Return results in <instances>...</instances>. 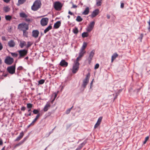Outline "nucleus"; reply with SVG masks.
Masks as SVG:
<instances>
[{
  "label": "nucleus",
  "instance_id": "54",
  "mask_svg": "<svg viewBox=\"0 0 150 150\" xmlns=\"http://www.w3.org/2000/svg\"><path fill=\"white\" fill-rule=\"evenodd\" d=\"M23 68L21 66H20L18 67L17 70H18L21 71L23 70Z\"/></svg>",
  "mask_w": 150,
  "mask_h": 150
},
{
  "label": "nucleus",
  "instance_id": "9",
  "mask_svg": "<svg viewBox=\"0 0 150 150\" xmlns=\"http://www.w3.org/2000/svg\"><path fill=\"white\" fill-rule=\"evenodd\" d=\"M122 137L121 134L119 132L116 131L113 134V141L116 142L118 139H120Z\"/></svg>",
  "mask_w": 150,
  "mask_h": 150
},
{
  "label": "nucleus",
  "instance_id": "8",
  "mask_svg": "<svg viewBox=\"0 0 150 150\" xmlns=\"http://www.w3.org/2000/svg\"><path fill=\"white\" fill-rule=\"evenodd\" d=\"M13 62V59L9 56H7L4 60L5 63L8 65L11 64Z\"/></svg>",
  "mask_w": 150,
  "mask_h": 150
},
{
  "label": "nucleus",
  "instance_id": "32",
  "mask_svg": "<svg viewBox=\"0 0 150 150\" xmlns=\"http://www.w3.org/2000/svg\"><path fill=\"white\" fill-rule=\"evenodd\" d=\"M89 12V7H87L84 11L82 13V14L84 15H87L88 14Z\"/></svg>",
  "mask_w": 150,
  "mask_h": 150
},
{
  "label": "nucleus",
  "instance_id": "16",
  "mask_svg": "<svg viewBox=\"0 0 150 150\" xmlns=\"http://www.w3.org/2000/svg\"><path fill=\"white\" fill-rule=\"evenodd\" d=\"M99 13V10L98 9H96L93 12L91 16L92 18H93L98 15Z\"/></svg>",
  "mask_w": 150,
  "mask_h": 150
},
{
  "label": "nucleus",
  "instance_id": "3",
  "mask_svg": "<svg viewBox=\"0 0 150 150\" xmlns=\"http://www.w3.org/2000/svg\"><path fill=\"white\" fill-rule=\"evenodd\" d=\"M18 53L19 56L18 59H19L24 58L26 56L28 53V50L26 49L21 50L18 51Z\"/></svg>",
  "mask_w": 150,
  "mask_h": 150
},
{
  "label": "nucleus",
  "instance_id": "28",
  "mask_svg": "<svg viewBox=\"0 0 150 150\" xmlns=\"http://www.w3.org/2000/svg\"><path fill=\"white\" fill-rule=\"evenodd\" d=\"M52 24H50L44 30V33H46L50 30H51L52 28L51 25Z\"/></svg>",
  "mask_w": 150,
  "mask_h": 150
},
{
  "label": "nucleus",
  "instance_id": "64",
  "mask_svg": "<svg viewBox=\"0 0 150 150\" xmlns=\"http://www.w3.org/2000/svg\"><path fill=\"white\" fill-rule=\"evenodd\" d=\"M117 146H114L113 147V150H117Z\"/></svg>",
  "mask_w": 150,
  "mask_h": 150
},
{
  "label": "nucleus",
  "instance_id": "2",
  "mask_svg": "<svg viewBox=\"0 0 150 150\" xmlns=\"http://www.w3.org/2000/svg\"><path fill=\"white\" fill-rule=\"evenodd\" d=\"M41 5V1L39 0H36L32 6L31 9L34 11H36L40 8Z\"/></svg>",
  "mask_w": 150,
  "mask_h": 150
},
{
  "label": "nucleus",
  "instance_id": "58",
  "mask_svg": "<svg viewBox=\"0 0 150 150\" xmlns=\"http://www.w3.org/2000/svg\"><path fill=\"white\" fill-rule=\"evenodd\" d=\"M71 110L68 108L66 111V114H69Z\"/></svg>",
  "mask_w": 150,
  "mask_h": 150
},
{
  "label": "nucleus",
  "instance_id": "57",
  "mask_svg": "<svg viewBox=\"0 0 150 150\" xmlns=\"http://www.w3.org/2000/svg\"><path fill=\"white\" fill-rule=\"evenodd\" d=\"M118 93H116L115 97L113 99V102L114 101V100H115L117 98V96H118Z\"/></svg>",
  "mask_w": 150,
  "mask_h": 150
},
{
  "label": "nucleus",
  "instance_id": "38",
  "mask_svg": "<svg viewBox=\"0 0 150 150\" xmlns=\"http://www.w3.org/2000/svg\"><path fill=\"white\" fill-rule=\"evenodd\" d=\"M72 31L73 33L75 34H77L79 32L78 28L76 27H75L73 29Z\"/></svg>",
  "mask_w": 150,
  "mask_h": 150
},
{
  "label": "nucleus",
  "instance_id": "48",
  "mask_svg": "<svg viewBox=\"0 0 150 150\" xmlns=\"http://www.w3.org/2000/svg\"><path fill=\"white\" fill-rule=\"evenodd\" d=\"M11 54L12 56L14 57H16L18 56V54L15 52H11Z\"/></svg>",
  "mask_w": 150,
  "mask_h": 150
},
{
  "label": "nucleus",
  "instance_id": "23",
  "mask_svg": "<svg viewBox=\"0 0 150 150\" xmlns=\"http://www.w3.org/2000/svg\"><path fill=\"white\" fill-rule=\"evenodd\" d=\"M61 24V22L60 21H58L55 23L54 25V29H58L60 26Z\"/></svg>",
  "mask_w": 150,
  "mask_h": 150
},
{
  "label": "nucleus",
  "instance_id": "60",
  "mask_svg": "<svg viewBox=\"0 0 150 150\" xmlns=\"http://www.w3.org/2000/svg\"><path fill=\"white\" fill-rule=\"evenodd\" d=\"M3 144V143L2 139L1 138H0V146L2 145Z\"/></svg>",
  "mask_w": 150,
  "mask_h": 150
},
{
  "label": "nucleus",
  "instance_id": "46",
  "mask_svg": "<svg viewBox=\"0 0 150 150\" xmlns=\"http://www.w3.org/2000/svg\"><path fill=\"white\" fill-rule=\"evenodd\" d=\"M25 20L26 22L28 23H27L28 24V25H29V24L30 23V22L32 21V19L29 18H25Z\"/></svg>",
  "mask_w": 150,
  "mask_h": 150
},
{
  "label": "nucleus",
  "instance_id": "12",
  "mask_svg": "<svg viewBox=\"0 0 150 150\" xmlns=\"http://www.w3.org/2000/svg\"><path fill=\"white\" fill-rule=\"evenodd\" d=\"M49 18H42L40 21V24L42 26L46 25L48 22Z\"/></svg>",
  "mask_w": 150,
  "mask_h": 150
},
{
  "label": "nucleus",
  "instance_id": "7",
  "mask_svg": "<svg viewBox=\"0 0 150 150\" xmlns=\"http://www.w3.org/2000/svg\"><path fill=\"white\" fill-rule=\"evenodd\" d=\"M54 8L57 11H60L62 6V5L61 2L57 1L55 2L54 5Z\"/></svg>",
  "mask_w": 150,
  "mask_h": 150
},
{
  "label": "nucleus",
  "instance_id": "34",
  "mask_svg": "<svg viewBox=\"0 0 150 150\" xmlns=\"http://www.w3.org/2000/svg\"><path fill=\"white\" fill-rule=\"evenodd\" d=\"M26 45V42L25 41L21 42L19 44V46L21 48H23L24 46Z\"/></svg>",
  "mask_w": 150,
  "mask_h": 150
},
{
  "label": "nucleus",
  "instance_id": "10",
  "mask_svg": "<svg viewBox=\"0 0 150 150\" xmlns=\"http://www.w3.org/2000/svg\"><path fill=\"white\" fill-rule=\"evenodd\" d=\"M95 50H93L90 52L89 54V55L88 59V63L89 64H90L91 62L92 59L95 54Z\"/></svg>",
  "mask_w": 150,
  "mask_h": 150
},
{
  "label": "nucleus",
  "instance_id": "17",
  "mask_svg": "<svg viewBox=\"0 0 150 150\" xmlns=\"http://www.w3.org/2000/svg\"><path fill=\"white\" fill-rule=\"evenodd\" d=\"M120 15L119 12H117L114 15H113V21L117 20L119 21L120 19Z\"/></svg>",
  "mask_w": 150,
  "mask_h": 150
},
{
  "label": "nucleus",
  "instance_id": "41",
  "mask_svg": "<svg viewBox=\"0 0 150 150\" xmlns=\"http://www.w3.org/2000/svg\"><path fill=\"white\" fill-rule=\"evenodd\" d=\"M5 18L6 20L10 21L12 19V16L9 15H6L5 16Z\"/></svg>",
  "mask_w": 150,
  "mask_h": 150
},
{
  "label": "nucleus",
  "instance_id": "47",
  "mask_svg": "<svg viewBox=\"0 0 150 150\" xmlns=\"http://www.w3.org/2000/svg\"><path fill=\"white\" fill-rule=\"evenodd\" d=\"M102 1V0H97L96 5L97 6H101Z\"/></svg>",
  "mask_w": 150,
  "mask_h": 150
},
{
  "label": "nucleus",
  "instance_id": "37",
  "mask_svg": "<svg viewBox=\"0 0 150 150\" xmlns=\"http://www.w3.org/2000/svg\"><path fill=\"white\" fill-rule=\"evenodd\" d=\"M72 79V76L71 75H70L67 76L65 79V82H67L70 81Z\"/></svg>",
  "mask_w": 150,
  "mask_h": 150
},
{
  "label": "nucleus",
  "instance_id": "6",
  "mask_svg": "<svg viewBox=\"0 0 150 150\" xmlns=\"http://www.w3.org/2000/svg\"><path fill=\"white\" fill-rule=\"evenodd\" d=\"M79 62H74L72 69V72L73 73L76 74L78 71L79 69Z\"/></svg>",
  "mask_w": 150,
  "mask_h": 150
},
{
  "label": "nucleus",
  "instance_id": "29",
  "mask_svg": "<svg viewBox=\"0 0 150 150\" xmlns=\"http://www.w3.org/2000/svg\"><path fill=\"white\" fill-rule=\"evenodd\" d=\"M86 51H84L80 50L79 56L81 58L84 56V54L86 53Z\"/></svg>",
  "mask_w": 150,
  "mask_h": 150
},
{
  "label": "nucleus",
  "instance_id": "62",
  "mask_svg": "<svg viewBox=\"0 0 150 150\" xmlns=\"http://www.w3.org/2000/svg\"><path fill=\"white\" fill-rule=\"evenodd\" d=\"M20 70H17V71H16V73H15V74H17L18 75H19L20 73Z\"/></svg>",
  "mask_w": 150,
  "mask_h": 150
},
{
  "label": "nucleus",
  "instance_id": "13",
  "mask_svg": "<svg viewBox=\"0 0 150 150\" xmlns=\"http://www.w3.org/2000/svg\"><path fill=\"white\" fill-rule=\"evenodd\" d=\"M29 137V135H28L25 137H24L23 139L21 141H20L19 143H18L17 144L15 145L14 146V148L15 149L17 147L20 146L22 144L24 143L26 141V140L28 139V138Z\"/></svg>",
  "mask_w": 150,
  "mask_h": 150
},
{
  "label": "nucleus",
  "instance_id": "19",
  "mask_svg": "<svg viewBox=\"0 0 150 150\" xmlns=\"http://www.w3.org/2000/svg\"><path fill=\"white\" fill-rule=\"evenodd\" d=\"M50 106L51 105L50 104V103L49 102H47L43 109V111L45 112H46L48 110Z\"/></svg>",
  "mask_w": 150,
  "mask_h": 150
},
{
  "label": "nucleus",
  "instance_id": "33",
  "mask_svg": "<svg viewBox=\"0 0 150 150\" xmlns=\"http://www.w3.org/2000/svg\"><path fill=\"white\" fill-rule=\"evenodd\" d=\"M87 31V32H84L82 33L81 36L83 38L87 37L89 35Z\"/></svg>",
  "mask_w": 150,
  "mask_h": 150
},
{
  "label": "nucleus",
  "instance_id": "56",
  "mask_svg": "<svg viewBox=\"0 0 150 150\" xmlns=\"http://www.w3.org/2000/svg\"><path fill=\"white\" fill-rule=\"evenodd\" d=\"M35 124L32 122L30 125L27 126V128H29L31 126H33Z\"/></svg>",
  "mask_w": 150,
  "mask_h": 150
},
{
  "label": "nucleus",
  "instance_id": "61",
  "mask_svg": "<svg viewBox=\"0 0 150 150\" xmlns=\"http://www.w3.org/2000/svg\"><path fill=\"white\" fill-rule=\"evenodd\" d=\"M53 132V131H52V130H51V131H50L49 132V133L47 134V137H48V136H50V135Z\"/></svg>",
  "mask_w": 150,
  "mask_h": 150
},
{
  "label": "nucleus",
  "instance_id": "63",
  "mask_svg": "<svg viewBox=\"0 0 150 150\" xmlns=\"http://www.w3.org/2000/svg\"><path fill=\"white\" fill-rule=\"evenodd\" d=\"M68 13L71 15H74V14L70 11H69L68 12Z\"/></svg>",
  "mask_w": 150,
  "mask_h": 150
},
{
  "label": "nucleus",
  "instance_id": "49",
  "mask_svg": "<svg viewBox=\"0 0 150 150\" xmlns=\"http://www.w3.org/2000/svg\"><path fill=\"white\" fill-rule=\"evenodd\" d=\"M26 0H18V3L20 4H23L25 1Z\"/></svg>",
  "mask_w": 150,
  "mask_h": 150
},
{
  "label": "nucleus",
  "instance_id": "27",
  "mask_svg": "<svg viewBox=\"0 0 150 150\" xmlns=\"http://www.w3.org/2000/svg\"><path fill=\"white\" fill-rule=\"evenodd\" d=\"M28 113H25L24 114L25 116L26 117H28V116H31L32 115H33V114H32L33 111L31 110V109H28Z\"/></svg>",
  "mask_w": 150,
  "mask_h": 150
},
{
  "label": "nucleus",
  "instance_id": "5",
  "mask_svg": "<svg viewBox=\"0 0 150 150\" xmlns=\"http://www.w3.org/2000/svg\"><path fill=\"white\" fill-rule=\"evenodd\" d=\"M15 70L16 64H14L12 66L8 67L6 69L7 72L11 74H13L15 73Z\"/></svg>",
  "mask_w": 150,
  "mask_h": 150
},
{
  "label": "nucleus",
  "instance_id": "22",
  "mask_svg": "<svg viewBox=\"0 0 150 150\" xmlns=\"http://www.w3.org/2000/svg\"><path fill=\"white\" fill-rule=\"evenodd\" d=\"M134 87V84L131 83L128 88V92L130 94H132L133 91V87Z\"/></svg>",
  "mask_w": 150,
  "mask_h": 150
},
{
  "label": "nucleus",
  "instance_id": "50",
  "mask_svg": "<svg viewBox=\"0 0 150 150\" xmlns=\"http://www.w3.org/2000/svg\"><path fill=\"white\" fill-rule=\"evenodd\" d=\"M120 8H123L124 7V3L123 1H121L120 2Z\"/></svg>",
  "mask_w": 150,
  "mask_h": 150
},
{
  "label": "nucleus",
  "instance_id": "18",
  "mask_svg": "<svg viewBox=\"0 0 150 150\" xmlns=\"http://www.w3.org/2000/svg\"><path fill=\"white\" fill-rule=\"evenodd\" d=\"M103 117H100L97 122L95 124L94 126V128L96 129L100 125V122L102 121Z\"/></svg>",
  "mask_w": 150,
  "mask_h": 150
},
{
  "label": "nucleus",
  "instance_id": "11",
  "mask_svg": "<svg viewBox=\"0 0 150 150\" xmlns=\"http://www.w3.org/2000/svg\"><path fill=\"white\" fill-rule=\"evenodd\" d=\"M95 24V22L94 21L91 22L87 27V28L86 29L87 31L90 32L93 29Z\"/></svg>",
  "mask_w": 150,
  "mask_h": 150
},
{
  "label": "nucleus",
  "instance_id": "1",
  "mask_svg": "<svg viewBox=\"0 0 150 150\" xmlns=\"http://www.w3.org/2000/svg\"><path fill=\"white\" fill-rule=\"evenodd\" d=\"M18 28L23 31V36L24 37H28V32L26 30H28L29 29L28 24L22 22L19 24Z\"/></svg>",
  "mask_w": 150,
  "mask_h": 150
},
{
  "label": "nucleus",
  "instance_id": "59",
  "mask_svg": "<svg viewBox=\"0 0 150 150\" xmlns=\"http://www.w3.org/2000/svg\"><path fill=\"white\" fill-rule=\"evenodd\" d=\"M148 25L147 27V29L148 30L149 32L150 33V23H148Z\"/></svg>",
  "mask_w": 150,
  "mask_h": 150
},
{
  "label": "nucleus",
  "instance_id": "39",
  "mask_svg": "<svg viewBox=\"0 0 150 150\" xmlns=\"http://www.w3.org/2000/svg\"><path fill=\"white\" fill-rule=\"evenodd\" d=\"M33 104L30 103H28L27 104V107L28 109H31V108L33 107Z\"/></svg>",
  "mask_w": 150,
  "mask_h": 150
},
{
  "label": "nucleus",
  "instance_id": "42",
  "mask_svg": "<svg viewBox=\"0 0 150 150\" xmlns=\"http://www.w3.org/2000/svg\"><path fill=\"white\" fill-rule=\"evenodd\" d=\"M33 43L31 42L28 41L27 42V44L26 46V49H27L29 47H30L33 44Z\"/></svg>",
  "mask_w": 150,
  "mask_h": 150
},
{
  "label": "nucleus",
  "instance_id": "43",
  "mask_svg": "<svg viewBox=\"0 0 150 150\" xmlns=\"http://www.w3.org/2000/svg\"><path fill=\"white\" fill-rule=\"evenodd\" d=\"M76 20L78 22H80L83 20V19L80 16H78L77 17Z\"/></svg>",
  "mask_w": 150,
  "mask_h": 150
},
{
  "label": "nucleus",
  "instance_id": "4",
  "mask_svg": "<svg viewBox=\"0 0 150 150\" xmlns=\"http://www.w3.org/2000/svg\"><path fill=\"white\" fill-rule=\"evenodd\" d=\"M90 76V74L89 72L86 75V78L83 80V83L82 84V87H83L84 89L86 88V86L88 83Z\"/></svg>",
  "mask_w": 150,
  "mask_h": 150
},
{
  "label": "nucleus",
  "instance_id": "25",
  "mask_svg": "<svg viewBox=\"0 0 150 150\" xmlns=\"http://www.w3.org/2000/svg\"><path fill=\"white\" fill-rule=\"evenodd\" d=\"M42 115V114H39L37 115L32 122L35 124V123L37 121L39 117L41 116Z\"/></svg>",
  "mask_w": 150,
  "mask_h": 150
},
{
  "label": "nucleus",
  "instance_id": "14",
  "mask_svg": "<svg viewBox=\"0 0 150 150\" xmlns=\"http://www.w3.org/2000/svg\"><path fill=\"white\" fill-rule=\"evenodd\" d=\"M87 140L88 139H86L83 142L79 144L78 147L75 150H81L84 146L87 143Z\"/></svg>",
  "mask_w": 150,
  "mask_h": 150
},
{
  "label": "nucleus",
  "instance_id": "35",
  "mask_svg": "<svg viewBox=\"0 0 150 150\" xmlns=\"http://www.w3.org/2000/svg\"><path fill=\"white\" fill-rule=\"evenodd\" d=\"M20 16L21 18H26L28 17V16L25 13L22 12L20 13Z\"/></svg>",
  "mask_w": 150,
  "mask_h": 150
},
{
  "label": "nucleus",
  "instance_id": "51",
  "mask_svg": "<svg viewBox=\"0 0 150 150\" xmlns=\"http://www.w3.org/2000/svg\"><path fill=\"white\" fill-rule=\"evenodd\" d=\"M142 86L141 87L139 88L136 89V94H138L139 92L140 91L141 89L142 88Z\"/></svg>",
  "mask_w": 150,
  "mask_h": 150
},
{
  "label": "nucleus",
  "instance_id": "20",
  "mask_svg": "<svg viewBox=\"0 0 150 150\" xmlns=\"http://www.w3.org/2000/svg\"><path fill=\"white\" fill-rule=\"evenodd\" d=\"M39 34V32L37 30H33L32 31V36L35 38H37Z\"/></svg>",
  "mask_w": 150,
  "mask_h": 150
},
{
  "label": "nucleus",
  "instance_id": "45",
  "mask_svg": "<svg viewBox=\"0 0 150 150\" xmlns=\"http://www.w3.org/2000/svg\"><path fill=\"white\" fill-rule=\"evenodd\" d=\"M45 80L42 79L38 81V85L43 84L45 82Z\"/></svg>",
  "mask_w": 150,
  "mask_h": 150
},
{
  "label": "nucleus",
  "instance_id": "21",
  "mask_svg": "<svg viewBox=\"0 0 150 150\" xmlns=\"http://www.w3.org/2000/svg\"><path fill=\"white\" fill-rule=\"evenodd\" d=\"M24 135V134L23 132V131H22V132L20 133L19 136L16 138V139L14 141L16 142L20 141L23 138Z\"/></svg>",
  "mask_w": 150,
  "mask_h": 150
},
{
  "label": "nucleus",
  "instance_id": "15",
  "mask_svg": "<svg viewBox=\"0 0 150 150\" xmlns=\"http://www.w3.org/2000/svg\"><path fill=\"white\" fill-rule=\"evenodd\" d=\"M59 65L63 67H66L68 65V63L66 62L65 60L63 59L60 62Z\"/></svg>",
  "mask_w": 150,
  "mask_h": 150
},
{
  "label": "nucleus",
  "instance_id": "31",
  "mask_svg": "<svg viewBox=\"0 0 150 150\" xmlns=\"http://www.w3.org/2000/svg\"><path fill=\"white\" fill-rule=\"evenodd\" d=\"M40 109L38 108L37 109H34L33 111V114L35 115H38L40 114L39 112Z\"/></svg>",
  "mask_w": 150,
  "mask_h": 150
},
{
  "label": "nucleus",
  "instance_id": "26",
  "mask_svg": "<svg viewBox=\"0 0 150 150\" xmlns=\"http://www.w3.org/2000/svg\"><path fill=\"white\" fill-rule=\"evenodd\" d=\"M122 55H119L116 52H115L113 54V61L117 57H118L119 59H120L122 58Z\"/></svg>",
  "mask_w": 150,
  "mask_h": 150
},
{
  "label": "nucleus",
  "instance_id": "55",
  "mask_svg": "<svg viewBox=\"0 0 150 150\" xmlns=\"http://www.w3.org/2000/svg\"><path fill=\"white\" fill-rule=\"evenodd\" d=\"M26 109L25 107L24 106H22L21 108V110L22 111H24Z\"/></svg>",
  "mask_w": 150,
  "mask_h": 150
},
{
  "label": "nucleus",
  "instance_id": "53",
  "mask_svg": "<svg viewBox=\"0 0 150 150\" xmlns=\"http://www.w3.org/2000/svg\"><path fill=\"white\" fill-rule=\"evenodd\" d=\"M99 67V65L98 63L96 64L94 67V69H98Z\"/></svg>",
  "mask_w": 150,
  "mask_h": 150
},
{
  "label": "nucleus",
  "instance_id": "40",
  "mask_svg": "<svg viewBox=\"0 0 150 150\" xmlns=\"http://www.w3.org/2000/svg\"><path fill=\"white\" fill-rule=\"evenodd\" d=\"M149 136H147L145 138V140L144 142H143V144H142V146H143V145H144L145 144H146L147 142L149 140Z\"/></svg>",
  "mask_w": 150,
  "mask_h": 150
},
{
  "label": "nucleus",
  "instance_id": "24",
  "mask_svg": "<svg viewBox=\"0 0 150 150\" xmlns=\"http://www.w3.org/2000/svg\"><path fill=\"white\" fill-rule=\"evenodd\" d=\"M8 45L10 47H13L15 45V43L13 40H11L8 42Z\"/></svg>",
  "mask_w": 150,
  "mask_h": 150
},
{
  "label": "nucleus",
  "instance_id": "30",
  "mask_svg": "<svg viewBox=\"0 0 150 150\" xmlns=\"http://www.w3.org/2000/svg\"><path fill=\"white\" fill-rule=\"evenodd\" d=\"M88 45V43L87 42H84L83 43V45L82 46V47L81 48V49L80 50L85 51V49L86 48V47Z\"/></svg>",
  "mask_w": 150,
  "mask_h": 150
},
{
  "label": "nucleus",
  "instance_id": "44",
  "mask_svg": "<svg viewBox=\"0 0 150 150\" xmlns=\"http://www.w3.org/2000/svg\"><path fill=\"white\" fill-rule=\"evenodd\" d=\"M4 10L5 12H7L10 11V8L7 6L4 8Z\"/></svg>",
  "mask_w": 150,
  "mask_h": 150
},
{
  "label": "nucleus",
  "instance_id": "52",
  "mask_svg": "<svg viewBox=\"0 0 150 150\" xmlns=\"http://www.w3.org/2000/svg\"><path fill=\"white\" fill-rule=\"evenodd\" d=\"M81 58L79 56L77 58L76 61L74 62H79L80 60L81 59H80Z\"/></svg>",
  "mask_w": 150,
  "mask_h": 150
},
{
  "label": "nucleus",
  "instance_id": "36",
  "mask_svg": "<svg viewBox=\"0 0 150 150\" xmlns=\"http://www.w3.org/2000/svg\"><path fill=\"white\" fill-rule=\"evenodd\" d=\"M144 36V34L143 33H142L140 34V35L139 37L137 38V40H139L140 42H142V40L143 39V38Z\"/></svg>",
  "mask_w": 150,
  "mask_h": 150
}]
</instances>
